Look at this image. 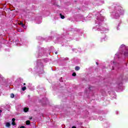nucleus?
Listing matches in <instances>:
<instances>
[{
  "mask_svg": "<svg viewBox=\"0 0 128 128\" xmlns=\"http://www.w3.org/2000/svg\"><path fill=\"white\" fill-rule=\"evenodd\" d=\"M6 126L7 128H10V123L7 122L6 124Z\"/></svg>",
  "mask_w": 128,
  "mask_h": 128,
  "instance_id": "nucleus-1",
  "label": "nucleus"
},
{
  "mask_svg": "<svg viewBox=\"0 0 128 128\" xmlns=\"http://www.w3.org/2000/svg\"><path fill=\"white\" fill-rule=\"evenodd\" d=\"M24 112H28V108H24Z\"/></svg>",
  "mask_w": 128,
  "mask_h": 128,
  "instance_id": "nucleus-2",
  "label": "nucleus"
},
{
  "mask_svg": "<svg viewBox=\"0 0 128 128\" xmlns=\"http://www.w3.org/2000/svg\"><path fill=\"white\" fill-rule=\"evenodd\" d=\"M80 70V66H76L75 67V70Z\"/></svg>",
  "mask_w": 128,
  "mask_h": 128,
  "instance_id": "nucleus-3",
  "label": "nucleus"
},
{
  "mask_svg": "<svg viewBox=\"0 0 128 128\" xmlns=\"http://www.w3.org/2000/svg\"><path fill=\"white\" fill-rule=\"evenodd\" d=\"M19 24H20V26H22V28H24V23H22V22H20V23H19Z\"/></svg>",
  "mask_w": 128,
  "mask_h": 128,
  "instance_id": "nucleus-4",
  "label": "nucleus"
},
{
  "mask_svg": "<svg viewBox=\"0 0 128 128\" xmlns=\"http://www.w3.org/2000/svg\"><path fill=\"white\" fill-rule=\"evenodd\" d=\"M26 126H28V125H30V120H26Z\"/></svg>",
  "mask_w": 128,
  "mask_h": 128,
  "instance_id": "nucleus-5",
  "label": "nucleus"
},
{
  "mask_svg": "<svg viewBox=\"0 0 128 128\" xmlns=\"http://www.w3.org/2000/svg\"><path fill=\"white\" fill-rule=\"evenodd\" d=\"M60 18H61L62 20H64V16L62 15V14H60Z\"/></svg>",
  "mask_w": 128,
  "mask_h": 128,
  "instance_id": "nucleus-6",
  "label": "nucleus"
},
{
  "mask_svg": "<svg viewBox=\"0 0 128 128\" xmlns=\"http://www.w3.org/2000/svg\"><path fill=\"white\" fill-rule=\"evenodd\" d=\"M124 56H128V51H126V52H124Z\"/></svg>",
  "mask_w": 128,
  "mask_h": 128,
  "instance_id": "nucleus-7",
  "label": "nucleus"
},
{
  "mask_svg": "<svg viewBox=\"0 0 128 128\" xmlns=\"http://www.w3.org/2000/svg\"><path fill=\"white\" fill-rule=\"evenodd\" d=\"M10 98H14V94H10Z\"/></svg>",
  "mask_w": 128,
  "mask_h": 128,
  "instance_id": "nucleus-8",
  "label": "nucleus"
},
{
  "mask_svg": "<svg viewBox=\"0 0 128 128\" xmlns=\"http://www.w3.org/2000/svg\"><path fill=\"white\" fill-rule=\"evenodd\" d=\"M26 90V87L24 86L23 88H22V90H23V92H24Z\"/></svg>",
  "mask_w": 128,
  "mask_h": 128,
  "instance_id": "nucleus-9",
  "label": "nucleus"
},
{
  "mask_svg": "<svg viewBox=\"0 0 128 128\" xmlns=\"http://www.w3.org/2000/svg\"><path fill=\"white\" fill-rule=\"evenodd\" d=\"M72 76H76V72H73L72 74Z\"/></svg>",
  "mask_w": 128,
  "mask_h": 128,
  "instance_id": "nucleus-10",
  "label": "nucleus"
},
{
  "mask_svg": "<svg viewBox=\"0 0 128 128\" xmlns=\"http://www.w3.org/2000/svg\"><path fill=\"white\" fill-rule=\"evenodd\" d=\"M12 126H16V122H12Z\"/></svg>",
  "mask_w": 128,
  "mask_h": 128,
  "instance_id": "nucleus-11",
  "label": "nucleus"
},
{
  "mask_svg": "<svg viewBox=\"0 0 128 128\" xmlns=\"http://www.w3.org/2000/svg\"><path fill=\"white\" fill-rule=\"evenodd\" d=\"M15 120H16V118H12V122H14Z\"/></svg>",
  "mask_w": 128,
  "mask_h": 128,
  "instance_id": "nucleus-12",
  "label": "nucleus"
},
{
  "mask_svg": "<svg viewBox=\"0 0 128 128\" xmlns=\"http://www.w3.org/2000/svg\"><path fill=\"white\" fill-rule=\"evenodd\" d=\"M20 128H26V126H22L20 127Z\"/></svg>",
  "mask_w": 128,
  "mask_h": 128,
  "instance_id": "nucleus-13",
  "label": "nucleus"
},
{
  "mask_svg": "<svg viewBox=\"0 0 128 128\" xmlns=\"http://www.w3.org/2000/svg\"><path fill=\"white\" fill-rule=\"evenodd\" d=\"M96 64H97V66H98V62H96Z\"/></svg>",
  "mask_w": 128,
  "mask_h": 128,
  "instance_id": "nucleus-14",
  "label": "nucleus"
},
{
  "mask_svg": "<svg viewBox=\"0 0 128 128\" xmlns=\"http://www.w3.org/2000/svg\"><path fill=\"white\" fill-rule=\"evenodd\" d=\"M56 54H58V52H55Z\"/></svg>",
  "mask_w": 128,
  "mask_h": 128,
  "instance_id": "nucleus-15",
  "label": "nucleus"
},
{
  "mask_svg": "<svg viewBox=\"0 0 128 128\" xmlns=\"http://www.w3.org/2000/svg\"><path fill=\"white\" fill-rule=\"evenodd\" d=\"M24 86H26V83H24Z\"/></svg>",
  "mask_w": 128,
  "mask_h": 128,
  "instance_id": "nucleus-16",
  "label": "nucleus"
},
{
  "mask_svg": "<svg viewBox=\"0 0 128 128\" xmlns=\"http://www.w3.org/2000/svg\"><path fill=\"white\" fill-rule=\"evenodd\" d=\"M89 89L90 90V87H89Z\"/></svg>",
  "mask_w": 128,
  "mask_h": 128,
  "instance_id": "nucleus-17",
  "label": "nucleus"
}]
</instances>
